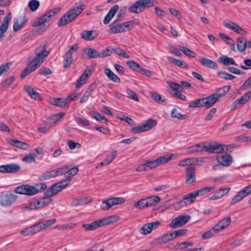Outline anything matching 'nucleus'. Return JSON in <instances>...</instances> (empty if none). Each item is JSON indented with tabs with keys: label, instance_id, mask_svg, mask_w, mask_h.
Returning <instances> with one entry per match:
<instances>
[{
	"label": "nucleus",
	"instance_id": "0e129e2a",
	"mask_svg": "<svg viewBox=\"0 0 251 251\" xmlns=\"http://www.w3.org/2000/svg\"><path fill=\"white\" fill-rule=\"evenodd\" d=\"M113 48L111 47H108L101 52L99 53V57L103 58L107 56L110 55L113 51Z\"/></svg>",
	"mask_w": 251,
	"mask_h": 251
},
{
	"label": "nucleus",
	"instance_id": "ddd939ff",
	"mask_svg": "<svg viewBox=\"0 0 251 251\" xmlns=\"http://www.w3.org/2000/svg\"><path fill=\"white\" fill-rule=\"evenodd\" d=\"M161 223L159 221L144 224L140 230V233L143 235H147L151 232V231L156 229L160 225Z\"/></svg>",
	"mask_w": 251,
	"mask_h": 251
},
{
	"label": "nucleus",
	"instance_id": "aec40b11",
	"mask_svg": "<svg viewBox=\"0 0 251 251\" xmlns=\"http://www.w3.org/2000/svg\"><path fill=\"white\" fill-rule=\"evenodd\" d=\"M189 215H180L174 219V228L180 227L187 223L190 219Z\"/></svg>",
	"mask_w": 251,
	"mask_h": 251
},
{
	"label": "nucleus",
	"instance_id": "7ed1b4c3",
	"mask_svg": "<svg viewBox=\"0 0 251 251\" xmlns=\"http://www.w3.org/2000/svg\"><path fill=\"white\" fill-rule=\"evenodd\" d=\"M230 85L224 86L218 91V93L213 94L212 95L203 98V105L206 108H208L214 105L219 99L223 96H224L230 89Z\"/></svg>",
	"mask_w": 251,
	"mask_h": 251
},
{
	"label": "nucleus",
	"instance_id": "09e8293b",
	"mask_svg": "<svg viewBox=\"0 0 251 251\" xmlns=\"http://www.w3.org/2000/svg\"><path fill=\"white\" fill-rule=\"evenodd\" d=\"M206 145L203 143H199L192 146L190 148V151L191 152H199L202 151L203 150L205 151Z\"/></svg>",
	"mask_w": 251,
	"mask_h": 251
},
{
	"label": "nucleus",
	"instance_id": "c756f323",
	"mask_svg": "<svg viewBox=\"0 0 251 251\" xmlns=\"http://www.w3.org/2000/svg\"><path fill=\"white\" fill-rule=\"evenodd\" d=\"M110 28L108 30V33H118L123 32L125 31V29L123 28L121 24H117L116 21L113 22V23L110 25Z\"/></svg>",
	"mask_w": 251,
	"mask_h": 251
},
{
	"label": "nucleus",
	"instance_id": "a211bd4d",
	"mask_svg": "<svg viewBox=\"0 0 251 251\" xmlns=\"http://www.w3.org/2000/svg\"><path fill=\"white\" fill-rule=\"evenodd\" d=\"M6 140L10 145L20 149L26 150H28L29 148V145L28 144L17 139L8 138H7Z\"/></svg>",
	"mask_w": 251,
	"mask_h": 251
},
{
	"label": "nucleus",
	"instance_id": "c85d7f7f",
	"mask_svg": "<svg viewBox=\"0 0 251 251\" xmlns=\"http://www.w3.org/2000/svg\"><path fill=\"white\" fill-rule=\"evenodd\" d=\"M231 220L230 217H227L221 220L217 224L214 226L217 228L219 232L222 231L226 227H227L231 223Z\"/></svg>",
	"mask_w": 251,
	"mask_h": 251
},
{
	"label": "nucleus",
	"instance_id": "680f3d73",
	"mask_svg": "<svg viewBox=\"0 0 251 251\" xmlns=\"http://www.w3.org/2000/svg\"><path fill=\"white\" fill-rule=\"evenodd\" d=\"M134 206L138 209H141L145 207H148L146 199H143L134 204Z\"/></svg>",
	"mask_w": 251,
	"mask_h": 251
},
{
	"label": "nucleus",
	"instance_id": "13d9d810",
	"mask_svg": "<svg viewBox=\"0 0 251 251\" xmlns=\"http://www.w3.org/2000/svg\"><path fill=\"white\" fill-rule=\"evenodd\" d=\"M36 154L34 153H30L25 155L23 158V161L25 162L30 163L35 162Z\"/></svg>",
	"mask_w": 251,
	"mask_h": 251
},
{
	"label": "nucleus",
	"instance_id": "f3484780",
	"mask_svg": "<svg viewBox=\"0 0 251 251\" xmlns=\"http://www.w3.org/2000/svg\"><path fill=\"white\" fill-rule=\"evenodd\" d=\"M12 18L11 12H8L6 17L4 18L3 23L0 26V41L3 37L4 33L7 31L9 24Z\"/></svg>",
	"mask_w": 251,
	"mask_h": 251
},
{
	"label": "nucleus",
	"instance_id": "e433bc0d",
	"mask_svg": "<svg viewBox=\"0 0 251 251\" xmlns=\"http://www.w3.org/2000/svg\"><path fill=\"white\" fill-rule=\"evenodd\" d=\"M83 52L85 54L88 55V58H95L97 57H99V53H98L97 50L93 48H85L83 50Z\"/></svg>",
	"mask_w": 251,
	"mask_h": 251
},
{
	"label": "nucleus",
	"instance_id": "4d7b16f0",
	"mask_svg": "<svg viewBox=\"0 0 251 251\" xmlns=\"http://www.w3.org/2000/svg\"><path fill=\"white\" fill-rule=\"evenodd\" d=\"M202 106H204L202 98L193 101L189 105V107L190 108H196Z\"/></svg>",
	"mask_w": 251,
	"mask_h": 251
},
{
	"label": "nucleus",
	"instance_id": "7c9ffc66",
	"mask_svg": "<svg viewBox=\"0 0 251 251\" xmlns=\"http://www.w3.org/2000/svg\"><path fill=\"white\" fill-rule=\"evenodd\" d=\"M61 187L60 185L57 184V183L52 184L50 187L45 192V195L47 196H53L58 192H60Z\"/></svg>",
	"mask_w": 251,
	"mask_h": 251
},
{
	"label": "nucleus",
	"instance_id": "a878e982",
	"mask_svg": "<svg viewBox=\"0 0 251 251\" xmlns=\"http://www.w3.org/2000/svg\"><path fill=\"white\" fill-rule=\"evenodd\" d=\"M119 9V6L118 5H115L110 8V9L109 10V11H108V13L106 14L103 20L104 24L106 25L110 22V21L116 14V12L118 11Z\"/></svg>",
	"mask_w": 251,
	"mask_h": 251
},
{
	"label": "nucleus",
	"instance_id": "864d4df0",
	"mask_svg": "<svg viewBox=\"0 0 251 251\" xmlns=\"http://www.w3.org/2000/svg\"><path fill=\"white\" fill-rule=\"evenodd\" d=\"M11 63L7 62L0 66V76L8 73L11 68Z\"/></svg>",
	"mask_w": 251,
	"mask_h": 251
},
{
	"label": "nucleus",
	"instance_id": "052dcab7",
	"mask_svg": "<svg viewBox=\"0 0 251 251\" xmlns=\"http://www.w3.org/2000/svg\"><path fill=\"white\" fill-rule=\"evenodd\" d=\"M126 64L131 69L134 71H139L141 67L140 65L135 61L129 60L126 62Z\"/></svg>",
	"mask_w": 251,
	"mask_h": 251
},
{
	"label": "nucleus",
	"instance_id": "58836bf2",
	"mask_svg": "<svg viewBox=\"0 0 251 251\" xmlns=\"http://www.w3.org/2000/svg\"><path fill=\"white\" fill-rule=\"evenodd\" d=\"M52 103L56 106L61 107H67L69 105V103L66 100L62 98L53 99Z\"/></svg>",
	"mask_w": 251,
	"mask_h": 251
},
{
	"label": "nucleus",
	"instance_id": "393cba45",
	"mask_svg": "<svg viewBox=\"0 0 251 251\" xmlns=\"http://www.w3.org/2000/svg\"><path fill=\"white\" fill-rule=\"evenodd\" d=\"M17 198V196L16 195L12 194H7L1 197L0 202L2 205H7L15 201Z\"/></svg>",
	"mask_w": 251,
	"mask_h": 251
},
{
	"label": "nucleus",
	"instance_id": "a18cd8bd",
	"mask_svg": "<svg viewBox=\"0 0 251 251\" xmlns=\"http://www.w3.org/2000/svg\"><path fill=\"white\" fill-rule=\"evenodd\" d=\"M78 171V168L75 166L70 170H67L65 173L66 179L69 180L70 182L73 176L77 174Z\"/></svg>",
	"mask_w": 251,
	"mask_h": 251
},
{
	"label": "nucleus",
	"instance_id": "603ef678",
	"mask_svg": "<svg viewBox=\"0 0 251 251\" xmlns=\"http://www.w3.org/2000/svg\"><path fill=\"white\" fill-rule=\"evenodd\" d=\"M39 6L40 2L38 0H30L28 2V6L32 12L36 11Z\"/></svg>",
	"mask_w": 251,
	"mask_h": 251
},
{
	"label": "nucleus",
	"instance_id": "cd10ccee",
	"mask_svg": "<svg viewBox=\"0 0 251 251\" xmlns=\"http://www.w3.org/2000/svg\"><path fill=\"white\" fill-rule=\"evenodd\" d=\"M199 61L204 66L213 69L217 68V65L216 63L207 58L200 56L199 57Z\"/></svg>",
	"mask_w": 251,
	"mask_h": 251
},
{
	"label": "nucleus",
	"instance_id": "6ab92c4d",
	"mask_svg": "<svg viewBox=\"0 0 251 251\" xmlns=\"http://www.w3.org/2000/svg\"><path fill=\"white\" fill-rule=\"evenodd\" d=\"M145 10L141 0L133 3L128 8V11L135 14H140Z\"/></svg>",
	"mask_w": 251,
	"mask_h": 251
},
{
	"label": "nucleus",
	"instance_id": "1a4fd4ad",
	"mask_svg": "<svg viewBox=\"0 0 251 251\" xmlns=\"http://www.w3.org/2000/svg\"><path fill=\"white\" fill-rule=\"evenodd\" d=\"M172 154H167L158 157L154 160L147 161L146 162V166L147 167L148 169L154 168L168 162L172 159Z\"/></svg>",
	"mask_w": 251,
	"mask_h": 251
},
{
	"label": "nucleus",
	"instance_id": "e2e57ef3",
	"mask_svg": "<svg viewBox=\"0 0 251 251\" xmlns=\"http://www.w3.org/2000/svg\"><path fill=\"white\" fill-rule=\"evenodd\" d=\"M32 234H35L38 231L43 229V226L41 223H36L33 226H30Z\"/></svg>",
	"mask_w": 251,
	"mask_h": 251
},
{
	"label": "nucleus",
	"instance_id": "473e14b6",
	"mask_svg": "<svg viewBox=\"0 0 251 251\" xmlns=\"http://www.w3.org/2000/svg\"><path fill=\"white\" fill-rule=\"evenodd\" d=\"M236 44L239 51L240 52H243L245 51L246 49L247 48V42L243 37H239L237 39Z\"/></svg>",
	"mask_w": 251,
	"mask_h": 251
},
{
	"label": "nucleus",
	"instance_id": "412c9836",
	"mask_svg": "<svg viewBox=\"0 0 251 251\" xmlns=\"http://www.w3.org/2000/svg\"><path fill=\"white\" fill-rule=\"evenodd\" d=\"M195 180V169L193 167L189 166L186 168V182L188 184H192Z\"/></svg>",
	"mask_w": 251,
	"mask_h": 251
},
{
	"label": "nucleus",
	"instance_id": "423d86ee",
	"mask_svg": "<svg viewBox=\"0 0 251 251\" xmlns=\"http://www.w3.org/2000/svg\"><path fill=\"white\" fill-rule=\"evenodd\" d=\"M61 10L60 8H55L53 10L49 11L48 13L39 18L36 21H34L32 24V26H38L41 25L47 22L50 20L51 18L56 15Z\"/></svg>",
	"mask_w": 251,
	"mask_h": 251
},
{
	"label": "nucleus",
	"instance_id": "4c0bfd02",
	"mask_svg": "<svg viewBox=\"0 0 251 251\" xmlns=\"http://www.w3.org/2000/svg\"><path fill=\"white\" fill-rule=\"evenodd\" d=\"M197 196L196 195L195 192H193L187 195H184L183 197V201L185 202V205L189 204L194 202Z\"/></svg>",
	"mask_w": 251,
	"mask_h": 251
},
{
	"label": "nucleus",
	"instance_id": "bf43d9fd",
	"mask_svg": "<svg viewBox=\"0 0 251 251\" xmlns=\"http://www.w3.org/2000/svg\"><path fill=\"white\" fill-rule=\"evenodd\" d=\"M117 155V151H113L110 152L104 159L106 164H110Z\"/></svg>",
	"mask_w": 251,
	"mask_h": 251
},
{
	"label": "nucleus",
	"instance_id": "ea45409f",
	"mask_svg": "<svg viewBox=\"0 0 251 251\" xmlns=\"http://www.w3.org/2000/svg\"><path fill=\"white\" fill-rule=\"evenodd\" d=\"M218 61L225 65H237V64L235 62L234 59L232 58L226 56H223L220 57L218 59Z\"/></svg>",
	"mask_w": 251,
	"mask_h": 251
},
{
	"label": "nucleus",
	"instance_id": "9d476101",
	"mask_svg": "<svg viewBox=\"0 0 251 251\" xmlns=\"http://www.w3.org/2000/svg\"><path fill=\"white\" fill-rule=\"evenodd\" d=\"M228 151V148L221 144L217 143H212L208 146H206L205 151L210 153H219L221 152H226Z\"/></svg>",
	"mask_w": 251,
	"mask_h": 251
},
{
	"label": "nucleus",
	"instance_id": "39448f33",
	"mask_svg": "<svg viewBox=\"0 0 251 251\" xmlns=\"http://www.w3.org/2000/svg\"><path fill=\"white\" fill-rule=\"evenodd\" d=\"M157 124L155 120L148 119L141 125L133 127L130 129V132L132 134H138L142 132L148 131L152 128Z\"/></svg>",
	"mask_w": 251,
	"mask_h": 251
},
{
	"label": "nucleus",
	"instance_id": "c03bdc74",
	"mask_svg": "<svg viewBox=\"0 0 251 251\" xmlns=\"http://www.w3.org/2000/svg\"><path fill=\"white\" fill-rule=\"evenodd\" d=\"M88 78V73L84 72L79 77L78 79L77 80L75 87L77 88L80 87L83 84H84L86 80Z\"/></svg>",
	"mask_w": 251,
	"mask_h": 251
},
{
	"label": "nucleus",
	"instance_id": "338daca9",
	"mask_svg": "<svg viewBox=\"0 0 251 251\" xmlns=\"http://www.w3.org/2000/svg\"><path fill=\"white\" fill-rule=\"evenodd\" d=\"M126 92L127 95V97L129 99H131L136 101H139V99L138 97V96L135 92H134V91L129 89H127L126 90Z\"/></svg>",
	"mask_w": 251,
	"mask_h": 251
},
{
	"label": "nucleus",
	"instance_id": "f8f14e48",
	"mask_svg": "<svg viewBox=\"0 0 251 251\" xmlns=\"http://www.w3.org/2000/svg\"><path fill=\"white\" fill-rule=\"evenodd\" d=\"M223 24L226 27L237 34L241 35H245L246 34V31L243 28L231 21L225 20L223 22Z\"/></svg>",
	"mask_w": 251,
	"mask_h": 251
},
{
	"label": "nucleus",
	"instance_id": "0eeeda50",
	"mask_svg": "<svg viewBox=\"0 0 251 251\" xmlns=\"http://www.w3.org/2000/svg\"><path fill=\"white\" fill-rule=\"evenodd\" d=\"M125 199L123 197H112L103 201L100 204V208L107 210L115 205L123 204Z\"/></svg>",
	"mask_w": 251,
	"mask_h": 251
},
{
	"label": "nucleus",
	"instance_id": "5fc2aeb1",
	"mask_svg": "<svg viewBox=\"0 0 251 251\" xmlns=\"http://www.w3.org/2000/svg\"><path fill=\"white\" fill-rule=\"evenodd\" d=\"M145 9L146 8L152 7L155 4H158L157 0H141Z\"/></svg>",
	"mask_w": 251,
	"mask_h": 251
},
{
	"label": "nucleus",
	"instance_id": "774afa93",
	"mask_svg": "<svg viewBox=\"0 0 251 251\" xmlns=\"http://www.w3.org/2000/svg\"><path fill=\"white\" fill-rule=\"evenodd\" d=\"M75 121L78 124L84 126H87L89 125V121L84 117H75Z\"/></svg>",
	"mask_w": 251,
	"mask_h": 251
},
{
	"label": "nucleus",
	"instance_id": "f704fd0d",
	"mask_svg": "<svg viewBox=\"0 0 251 251\" xmlns=\"http://www.w3.org/2000/svg\"><path fill=\"white\" fill-rule=\"evenodd\" d=\"M56 176H57L56 170L55 169H53L50 171H47L44 174L40 176H39V179L41 181H43Z\"/></svg>",
	"mask_w": 251,
	"mask_h": 251
},
{
	"label": "nucleus",
	"instance_id": "3c124183",
	"mask_svg": "<svg viewBox=\"0 0 251 251\" xmlns=\"http://www.w3.org/2000/svg\"><path fill=\"white\" fill-rule=\"evenodd\" d=\"M217 75L221 78L226 80H232L235 78L234 75L224 71H219L217 72Z\"/></svg>",
	"mask_w": 251,
	"mask_h": 251
},
{
	"label": "nucleus",
	"instance_id": "79ce46f5",
	"mask_svg": "<svg viewBox=\"0 0 251 251\" xmlns=\"http://www.w3.org/2000/svg\"><path fill=\"white\" fill-rule=\"evenodd\" d=\"M146 200L147 201V205L148 207L151 206L155 205L160 201L161 199L158 196H153L146 198Z\"/></svg>",
	"mask_w": 251,
	"mask_h": 251
},
{
	"label": "nucleus",
	"instance_id": "69168bd1",
	"mask_svg": "<svg viewBox=\"0 0 251 251\" xmlns=\"http://www.w3.org/2000/svg\"><path fill=\"white\" fill-rule=\"evenodd\" d=\"M41 199L31 202L29 206L30 209H35L43 207Z\"/></svg>",
	"mask_w": 251,
	"mask_h": 251
},
{
	"label": "nucleus",
	"instance_id": "20e7f679",
	"mask_svg": "<svg viewBox=\"0 0 251 251\" xmlns=\"http://www.w3.org/2000/svg\"><path fill=\"white\" fill-rule=\"evenodd\" d=\"M47 44L41 45L34 51L36 56L30 61L34 65L36 64L38 68L45 60L50 52L46 50Z\"/></svg>",
	"mask_w": 251,
	"mask_h": 251
},
{
	"label": "nucleus",
	"instance_id": "37998d69",
	"mask_svg": "<svg viewBox=\"0 0 251 251\" xmlns=\"http://www.w3.org/2000/svg\"><path fill=\"white\" fill-rule=\"evenodd\" d=\"M65 116V113H58L54 114L51 117L47 119L48 122L52 125V124H55L57 122L60 120Z\"/></svg>",
	"mask_w": 251,
	"mask_h": 251
},
{
	"label": "nucleus",
	"instance_id": "5701e85b",
	"mask_svg": "<svg viewBox=\"0 0 251 251\" xmlns=\"http://www.w3.org/2000/svg\"><path fill=\"white\" fill-rule=\"evenodd\" d=\"M25 90L30 96L31 99L36 100H42L40 94L35 90L32 87L29 85H25L24 87Z\"/></svg>",
	"mask_w": 251,
	"mask_h": 251
},
{
	"label": "nucleus",
	"instance_id": "b1692460",
	"mask_svg": "<svg viewBox=\"0 0 251 251\" xmlns=\"http://www.w3.org/2000/svg\"><path fill=\"white\" fill-rule=\"evenodd\" d=\"M81 37L86 41H91L98 36L96 30H83L80 33Z\"/></svg>",
	"mask_w": 251,
	"mask_h": 251
},
{
	"label": "nucleus",
	"instance_id": "2eb2a0df",
	"mask_svg": "<svg viewBox=\"0 0 251 251\" xmlns=\"http://www.w3.org/2000/svg\"><path fill=\"white\" fill-rule=\"evenodd\" d=\"M172 240L173 232H169L153 240L151 243L153 246H157L163 243H166Z\"/></svg>",
	"mask_w": 251,
	"mask_h": 251
},
{
	"label": "nucleus",
	"instance_id": "f03ea898",
	"mask_svg": "<svg viewBox=\"0 0 251 251\" xmlns=\"http://www.w3.org/2000/svg\"><path fill=\"white\" fill-rule=\"evenodd\" d=\"M119 217L116 215H112L103 218L102 219L95 221L91 224H85L82 225V227L88 230H93L99 227L111 224L117 221Z\"/></svg>",
	"mask_w": 251,
	"mask_h": 251
},
{
	"label": "nucleus",
	"instance_id": "de8ad7c7",
	"mask_svg": "<svg viewBox=\"0 0 251 251\" xmlns=\"http://www.w3.org/2000/svg\"><path fill=\"white\" fill-rule=\"evenodd\" d=\"M215 189L214 186H211V187H204L203 188H201V189L195 191L196 195L197 196H202L205 194L209 192L210 191H211Z\"/></svg>",
	"mask_w": 251,
	"mask_h": 251
},
{
	"label": "nucleus",
	"instance_id": "4be33fe9",
	"mask_svg": "<svg viewBox=\"0 0 251 251\" xmlns=\"http://www.w3.org/2000/svg\"><path fill=\"white\" fill-rule=\"evenodd\" d=\"M27 19L25 16H20L17 18L13 25V30L18 31L26 23Z\"/></svg>",
	"mask_w": 251,
	"mask_h": 251
},
{
	"label": "nucleus",
	"instance_id": "2f4dec72",
	"mask_svg": "<svg viewBox=\"0 0 251 251\" xmlns=\"http://www.w3.org/2000/svg\"><path fill=\"white\" fill-rule=\"evenodd\" d=\"M37 68L36 64L34 65L32 62H30L21 75V78H25Z\"/></svg>",
	"mask_w": 251,
	"mask_h": 251
},
{
	"label": "nucleus",
	"instance_id": "9b49d317",
	"mask_svg": "<svg viewBox=\"0 0 251 251\" xmlns=\"http://www.w3.org/2000/svg\"><path fill=\"white\" fill-rule=\"evenodd\" d=\"M21 170V166L16 163L7 164L0 166V173L3 174H14Z\"/></svg>",
	"mask_w": 251,
	"mask_h": 251
},
{
	"label": "nucleus",
	"instance_id": "6e6552de",
	"mask_svg": "<svg viewBox=\"0 0 251 251\" xmlns=\"http://www.w3.org/2000/svg\"><path fill=\"white\" fill-rule=\"evenodd\" d=\"M15 192L20 194L32 196L39 193V190L36 187L23 184L16 188Z\"/></svg>",
	"mask_w": 251,
	"mask_h": 251
},
{
	"label": "nucleus",
	"instance_id": "8fccbe9b",
	"mask_svg": "<svg viewBox=\"0 0 251 251\" xmlns=\"http://www.w3.org/2000/svg\"><path fill=\"white\" fill-rule=\"evenodd\" d=\"M180 50L186 56L189 57L194 58L196 57V53L185 46H180Z\"/></svg>",
	"mask_w": 251,
	"mask_h": 251
},
{
	"label": "nucleus",
	"instance_id": "bb28decb",
	"mask_svg": "<svg viewBox=\"0 0 251 251\" xmlns=\"http://www.w3.org/2000/svg\"><path fill=\"white\" fill-rule=\"evenodd\" d=\"M217 160L220 164L224 166H230L232 161V157L227 153L222 155L221 157H217Z\"/></svg>",
	"mask_w": 251,
	"mask_h": 251
},
{
	"label": "nucleus",
	"instance_id": "a19ab883",
	"mask_svg": "<svg viewBox=\"0 0 251 251\" xmlns=\"http://www.w3.org/2000/svg\"><path fill=\"white\" fill-rule=\"evenodd\" d=\"M73 62L72 53L70 50L67 51L64 56V67L65 68H68Z\"/></svg>",
	"mask_w": 251,
	"mask_h": 251
},
{
	"label": "nucleus",
	"instance_id": "c9c22d12",
	"mask_svg": "<svg viewBox=\"0 0 251 251\" xmlns=\"http://www.w3.org/2000/svg\"><path fill=\"white\" fill-rule=\"evenodd\" d=\"M107 77L114 82L120 83V79L109 68H106L104 71Z\"/></svg>",
	"mask_w": 251,
	"mask_h": 251
},
{
	"label": "nucleus",
	"instance_id": "6e6d98bb",
	"mask_svg": "<svg viewBox=\"0 0 251 251\" xmlns=\"http://www.w3.org/2000/svg\"><path fill=\"white\" fill-rule=\"evenodd\" d=\"M92 117L103 124H106L108 122V120L106 118L98 112H94L92 114Z\"/></svg>",
	"mask_w": 251,
	"mask_h": 251
},
{
	"label": "nucleus",
	"instance_id": "f257e3e1",
	"mask_svg": "<svg viewBox=\"0 0 251 251\" xmlns=\"http://www.w3.org/2000/svg\"><path fill=\"white\" fill-rule=\"evenodd\" d=\"M86 8L84 4L71 9L58 22V25L62 26L75 20Z\"/></svg>",
	"mask_w": 251,
	"mask_h": 251
},
{
	"label": "nucleus",
	"instance_id": "49530a36",
	"mask_svg": "<svg viewBox=\"0 0 251 251\" xmlns=\"http://www.w3.org/2000/svg\"><path fill=\"white\" fill-rule=\"evenodd\" d=\"M113 51L117 55L125 58H129L130 57L129 54L120 48H113Z\"/></svg>",
	"mask_w": 251,
	"mask_h": 251
},
{
	"label": "nucleus",
	"instance_id": "72a5a7b5",
	"mask_svg": "<svg viewBox=\"0 0 251 251\" xmlns=\"http://www.w3.org/2000/svg\"><path fill=\"white\" fill-rule=\"evenodd\" d=\"M217 229H218L214 226L212 228L202 234V239H207L214 237L219 232Z\"/></svg>",
	"mask_w": 251,
	"mask_h": 251
},
{
	"label": "nucleus",
	"instance_id": "dca6fc26",
	"mask_svg": "<svg viewBox=\"0 0 251 251\" xmlns=\"http://www.w3.org/2000/svg\"><path fill=\"white\" fill-rule=\"evenodd\" d=\"M251 98V91H249L242 96L240 99L233 102L232 105V109H235L246 103Z\"/></svg>",
	"mask_w": 251,
	"mask_h": 251
},
{
	"label": "nucleus",
	"instance_id": "4468645a",
	"mask_svg": "<svg viewBox=\"0 0 251 251\" xmlns=\"http://www.w3.org/2000/svg\"><path fill=\"white\" fill-rule=\"evenodd\" d=\"M250 194V192L248 191L246 187H245L233 197L230 201V204L233 205L238 202H240L243 199Z\"/></svg>",
	"mask_w": 251,
	"mask_h": 251
}]
</instances>
